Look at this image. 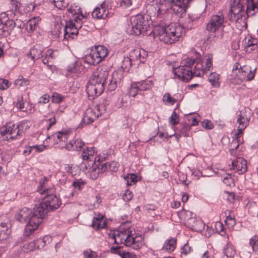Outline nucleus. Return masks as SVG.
<instances>
[{
    "label": "nucleus",
    "instance_id": "35",
    "mask_svg": "<svg viewBox=\"0 0 258 258\" xmlns=\"http://www.w3.org/2000/svg\"><path fill=\"white\" fill-rule=\"evenodd\" d=\"M163 101L166 104L173 105L177 101V100L172 98L169 93H166L163 97Z\"/></svg>",
    "mask_w": 258,
    "mask_h": 258
},
{
    "label": "nucleus",
    "instance_id": "39",
    "mask_svg": "<svg viewBox=\"0 0 258 258\" xmlns=\"http://www.w3.org/2000/svg\"><path fill=\"white\" fill-rule=\"evenodd\" d=\"M249 245L251 246L253 251H258V237L255 236L249 240Z\"/></svg>",
    "mask_w": 258,
    "mask_h": 258
},
{
    "label": "nucleus",
    "instance_id": "45",
    "mask_svg": "<svg viewBox=\"0 0 258 258\" xmlns=\"http://www.w3.org/2000/svg\"><path fill=\"white\" fill-rule=\"evenodd\" d=\"M68 136L67 132H58L57 133L56 137L60 141L66 142L68 140Z\"/></svg>",
    "mask_w": 258,
    "mask_h": 258
},
{
    "label": "nucleus",
    "instance_id": "56",
    "mask_svg": "<svg viewBox=\"0 0 258 258\" xmlns=\"http://www.w3.org/2000/svg\"><path fill=\"white\" fill-rule=\"evenodd\" d=\"M133 3L132 0H120L119 5L121 7L126 9L130 7Z\"/></svg>",
    "mask_w": 258,
    "mask_h": 258
},
{
    "label": "nucleus",
    "instance_id": "37",
    "mask_svg": "<svg viewBox=\"0 0 258 258\" xmlns=\"http://www.w3.org/2000/svg\"><path fill=\"white\" fill-rule=\"evenodd\" d=\"M2 229H0V233L1 236L2 241L6 240L9 235V233L10 232V230L7 227H5V226L1 227Z\"/></svg>",
    "mask_w": 258,
    "mask_h": 258
},
{
    "label": "nucleus",
    "instance_id": "61",
    "mask_svg": "<svg viewBox=\"0 0 258 258\" xmlns=\"http://www.w3.org/2000/svg\"><path fill=\"white\" fill-rule=\"evenodd\" d=\"M74 20L76 27L81 30L83 23L82 19L80 17V16H78L74 18Z\"/></svg>",
    "mask_w": 258,
    "mask_h": 258
},
{
    "label": "nucleus",
    "instance_id": "63",
    "mask_svg": "<svg viewBox=\"0 0 258 258\" xmlns=\"http://www.w3.org/2000/svg\"><path fill=\"white\" fill-rule=\"evenodd\" d=\"M191 250V247L189 246L188 243H186L184 245L183 247H182L181 253V254L186 255L189 253Z\"/></svg>",
    "mask_w": 258,
    "mask_h": 258
},
{
    "label": "nucleus",
    "instance_id": "18",
    "mask_svg": "<svg viewBox=\"0 0 258 258\" xmlns=\"http://www.w3.org/2000/svg\"><path fill=\"white\" fill-rule=\"evenodd\" d=\"M84 145V143L82 140L77 139L75 140L70 141L69 144H67L65 146V148L70 151H79L82 148Z\"/></svg>",
    "mask_w": 258,
    "mask_h": 258
},
{
    "label": "nucleus",
    "instance_id": "46",
    "mask_svg": "<svg viewBox=\"0 0 258 258\" xmlns=\"http://www.w3.org/2000/svg\"><path fill=\"white\" fill-rule=\"evenodd\" d=\"M196 61L197 60L195 58H188L187 59H185L184 60L183 65L182 66H184V68L190 69L191 66H192Z\"/></svg>",
    "mask_w": 258,
    "mask_h": 258
},
{
    "label": "nucleus",
    "instance_id": "52",
    "mask_svg": "<svg viewBox=\"0 0 258 258\" xmlns=\"http://www.w3.org/2000/svg\"><path fill=\"white\" fill-rule=\"evenodd\" d=\"M133 196V194L131 191L129 189L125 190V192L122 196V199L125 201L127 202L131 200Z\"/></svg>",
    "mask_w": 258,
    "mask_h": 258
},
{
    "label": "nucleus",
    "instance_id": "49",
    "mask_svg": "<svg viewBox=\"0 0 258 258\" xmlns=\"http://www.w3.org/2000/svg\"><path fill=\"white\" fill-rule=\"evenodd\" d=\"M83 254L85 258H96L97 254L95 252L91 249H86L84 251Z\"/></svg>",
    "mask_w": 258,
    "mask_h": 258
},
{
    "label": "nucleus",
    "instance_id": "26",
    "mask_svg": "<svg viewBox=\"0 0 258 258\" xmlns=\"http://www.w3.org/2000/svg\"><path fill=\"white\" fill-rule=\"evenodd\" d=\"M94 51L96 53H98V55L102 60L104 59L108 54L107 48L102 45H98L95 47Z\"/></svg>",
    "mask_w": 258,
    "mask_h": 258
},
{
    "label": "nucleus",
    "instance_id": "28",
    "mask_svg": "<svg viewBox=\"0 0 258 258\" xmlns=\"http://www.w3.org/2000/svg\"><path fill=\"white\" fill-rule=\"evenodd\" d=\"M138 91L141 94V98L144 100V91H145V81L142 80L137 82L133 83Z\"/></svg>",
    "mask_w": 258,
    "mask_h": 258
},
{
    "label": "nucleus",
    "instance_id": "31",
    "mask_svg": "<svg viewBox=\"0 0 258 258\" xmlns=\"http://www.w3.org/2000/svg\"><path fill=\"white\" fill-rule=\"evenodd\" d=\"M223 251L227 257H233L235 254V251L232 245H227L224 247Z\"/></svg>",
    "mask_w": 258,
    "mask_h": 258
},
{
    "label": "nucleus",
    "instance_id": "60",
    "mask_svg": "<svg viewBox=\"0 0 258 258\" xmlns=\"http://www.w3.org/2000/svg\"><path fill=\"white\" fill-rule=\"evenodd\" d=\"M16 107L20 109H23L24 108V102L23 101V98L22 96H19L18 98V101L16 103Z\"/></svg>",
    "mask_w": 258,
    "mask_h": 258
},
{
    "label": "nucleus",
    "instance_id": "3",
    "mask_svg": "<svg viewBox=\"0 0 258 258\" xmlns=\"http://www.w3.org/2000/svg\"><path fill=\"white\" fill-rule=\"evenodd\" d=\"M108 75L109 71L106 69H97L93 73L86 86V91L89 97H92L93 99L103 92Z\"/></svg>",
    "mask_w": 258,
    "mask_h": 258
},
{
    "label": "nucleus",
    "instance_id": "8",
    "mask_svg": "<svg viewBox=\"0 0 258 258\" xmlns=\"http://www.w3.org/2000/svg\"><path fill=\"white\" fill-rule=\"evenodd\" d=\"M19 126L17 125L16 126L12 122H9L3 126L0 129V133L4 140L10 141L19 135Z\"/></svg>",
    "mask_w": 258,
    "mask_h": 258
},
{
    "label": "nucleus",
    "instance_id": "48",
    "mask_svg": "<svg viewBox=\"0 0 258 258\" xmlns=\"http://www.w3.org/2000/svg\"><path fill=\"white\" fill-rule=\"evenodd\" d=\"M181 128L180 130V134L184 137L188 136L187 132L190 130V126L187 123H185L181 125Z\"/></svg>",
    "mask_w": 258,
    "mask_h": 258
},
{
    "label": "nucleus",
    "instance_id": "10",
    "mask_svg": "<svg viewBox=\"0 0 258 258\" xmlns=\"http://www.w3.org/2000/svg\"><path fill=\"white\" fill-rule=\"evenodd\" d=\"M124 71L122 68L115 71L112 75L111 79L108 84V90L112 91L119 85L123 78Z\"/></svg>",
    "mask_w": 258,
    "mask_h": 258
},
{
    "label": "nucleus",
    "instance_id": "24",
    "mask_svg": "<svg viewBox=\"0 0 258 258\" xmlns=\"http://www.w3.org/2000/svg\"><path fill=\"white\" fill-rule=\"evenodd\" d=\"M176 244V239L175 238H172L168 239L165 241L161 250L164 251L171 252L174 250Z\"/></svg>",
    "mask_w": 258,
    "mask_h": 258
},
{
    "label": "nucleus",
    "instance_id": "59",
    "mask_svg": "<svg viewBox=\"0 0 258 258\" xmlns=\"http://www.w3.org/2000/svg\"><path fill=\"white\" fill-rule=\"evenodd\" d=\"M118 255H119L121 258H133L134 256V255L131 252L122 249L119 252Z\"/></svg>",
    "mask_w": 258,
    "mask_h": 258
},
{
    "label": "nucleus",
    "instance_id": "51",
    "mask_svg": "<svg viewBox=\"0 0 258 258\" xmlns=\"http://www.w3.org/2000/svg\"><path fill=\"white\" fill-rule=\"evenodd\" d=\"M10 82L8 80L4 79H0V89L5 90L8 88L10 86Z\"/></svg>",
    "mask_w": 258,
    "mask_h": 258
},
{
    "label": "nucleus",
    "instance_id": "9",
    "mask_svg": "<svg viewBox=\"0 0 258 258\" xmlns=\"http://www.w3.org/2000/svg\"><path fill=\"white\" fill-rule=\"evenodd\" d=\"M63 31L64 39L71 38L73 39L77 37L81 30L76 27L73 21L70 20L66 21Z\"/></svg>",
    "mask_w": 258,
    "mask_h": 258
},
{
    "label": "nucleus",
    "instance_id": "53",
    "mask_svg": "<svg viewBox=\"0 0 258 258\" xmlns=\"http://www.w3.org/2000/svg\"><path fill=\"white\" fill-rule=\"evenodd\" d=\"M184 66H181L177 68H175L173 70V73L175 75H176L179 78H181V77H183V73Z\"/></svg>",
    "mask_w": 258,
    "mask_h": 258
},
{
    "label": "nucleus",
    "instance_id": "14",
    "mask_svg": "<svg viewBox=\"0 0 258 258\" xmlns=\"http://www.w3.org/2000/svg\"><path fill=\"white\" fill-rule=\"evenodd\" d=\"M247 161L243 158H238L232 162V168L239 172V174H243L247 169Z\"/></svg>",
    "mask_w": 258,
    "mask_h": 258
},
{
    "label": "nucleus",
    "instance_id": "55",
    "mask_svg": "<svg viewBox=\"0 0 258 258\" xmlns=\"http://www.w3.org/2000/svg\"><path fill=\"white\" fill-rule=\"evenodd\" d=\"M63 97L57 94V93H54L52 96V102L55 103H59L60 102L62 101Z\"/></svg>",
    "mask_w": 258,
    "mask_h": 258
},
{
    "label": "nucleus",
    "instance_id": "29",
    "mask_svg": "<svg viewBox=\"0 0 258 258\" xmlns=\"http://www.w3.org/2000/svg\"><path fill=\"white\" fill-rule=\"evenodd\" d=\"M124 179L125 180L127 185H131L137 182L138 176L135 174H128L124 176Z\"/></svg>",
    "mask_w": 258,
    "mask_h": 258
},
{
    "label": "nucleus",
    "instance_id": "44",
    "mask_svg": "<svg viewBox=\"0 0 258 258\" xmlns=\"http://www.w3.org/2000/svg\"><path fill=\"white\" fill-rule=\"evenodd\" d=\"M104 218V216L100 214H98L97 217H95L93 218L92 222V227L94 228L96 226L98 223H101L102 220Z\"/></svg>",
    "mask_w": 258,
    "mask_h": 258
},
{
    "label": "nucleus",
    "instance_id": "47",
    "mask_svg": "<svg viewBox=\"0 0 258 258\" xmlns=\"http://www.w3.org/2000/svg\"><path fill=\"white\" fill-rule=\"evenodd\" d=\"M51 2L54 4L55 7L59 9L66 8V5L68 4L64 5V0H52Z\"/></svg>",
    "mask_w": 258,
    "mask_h": 258
},
{
    "label": "nucleus",
    "instance_id": "43",
    "mask_svg": "<svg viewBox=\"0 0 258 258\" xmlns=\"http://www.w3.org/2000/svg\"><path fill=\"white\" fill-rule=\"evenodd\" d=\"M169 122L170 123L173 125H176L179 122V117L177 114L176 113L175 111H173L172 113L171 116H170L169 118Z\"/></svg>",
    "mask_w": 258,
    "mask_h": 258
},
{
    "label": "nucleus",
    "instance_id": "58",
    "mask_svg": "<svg viewBox=\"0 0 258 258\" xmlns=\"http://www.w3.org/2000/svg\"><path fill=\"white\" fill-rule=\"evenodd\" d=\"M28 148L32 151L33 149L35 150V152H40L45 149V146L43 145H35L29 146Z\"/></svg>",
    "mask_w": 258,
    "mask_h": 258
},
{
    "label": "nucleus",
    "instance_id": "20",
    "mask_svg": "<svg viewBox=\"0 0 258 258\" xmlns=\"http://www.w3.org/2000/svg\"><path fill=\"white\" fill-rule=\"evenodd\" d=\"M85 60L88 63L91 65H96L102 60L94 50L86 55Z\"/></svg>",
    "mask_w": 258,
    "mask_h": 258
},
{
    "label": "nucleus",
    "instance_id": "16",
    "mask_svg": "<svg viewBox=\"0 0 258 258\" xmlns=\"http://www.w3.org/2000/svg\"><path fill=\"white\" fill-rule=\"evenodd\" d=\"M250 119V109H244L240 111V113L237 119V122L239 125H243L246 127Z\"/></svg>",
    "mask_w": 258,
    "mask_h": 258
},
{
    "label": "nucleus",
    "instance_id": "34",
    "mask_svg": "<svg viewBox=\"0 0 258 258\" xmlns=\"http://www.w3.org/2000/svg\"><path fill=\"white\" fill-rule=\"evenodd\" d=\"M81 7L77 5L76 4L71 5L70 8L68 10V13L74 15H78L79 13H81Z\"/></svg>",
    "mask_w": 258,
    "mask_h": 258
},
{
    "label": "nucleus",
    "instance_id": "11",
    "mask_svg": "<svg viewBox=\"0 0 258 258\" xmlns=\"http://www.w3.org/2000/svg\"><path fill=\"white\" fill-rule=\"evenodd\" d=\"M224 22L222 16L213 15L206 25V30L211 33H214L218 30Z\"/></svg>",
    "mask_w": 258,
    "mask_h": 258
},
{
    "label": "nucleus",
    "instance_id": "40",
    "mask_svg": "<svg viewBox=\"0 0 258 258\" xmlns=\"http://www.w3.org/2000/svg\"><path fill=\"white\" fill-rule=\"evenodd\" d=\"M132 119L129 116H124L122 119L121 127L123 128H126L130 126L132 124Z\"/></svg>",
    "mask_w": 258,
    "mask_h": 258
},
{
    "label": "nucleus",
    "instance_id": "30",
    "mask_svg": "<svg viewBox=\"0 0 258 258\" xmlns=\"http://www.w3.org/2000/svg\"><path fill=\"white\" fill-rule=\"evenodd\" d=\"M109 103L110 100L108 99V98L104 99L102 103L97 106V111L100 113H103L107 110Z\"/></svg>",
    "mask_w": 258,
    "mask_h": 258
},
{
    "label": "nucleus",
    "instance_id": "50",
    "mask_svg": "<svg viewBox=\"0 0 258 258\" xmlns=\"http://www.w3.org/2000/svg\"><path fill=\"white\" fill-rule=\"evenodd\" d=\"M38 25V24L35 19L30 20L28 24V27H29V31L33 32L36 29Z\"/></svg>",
    "mask_w": 258,
    "mask_h": 258
},
{
    "label": "nucleus",
    "instance_id": "57",
    "mask_svg": "<svg viewBox=\"0 0 258 258\" xmlns=\"http://www.w3.org/2000/svg\"><path fill=\"white\" fill-rule=\"evenodd\" d=\"M0 30H2V35L7 37L8 36H9L12 31L11 30H9V29L8 27H6V25L4 24L3 25L1 28Z\"/></svg>",
    "mask_w": 258,
    "mask_h": 258
},
{
    "label": "nucleus",
    "instance_id": "38",
    "mask_svg": "<svg viewBox=\"0 0 258 258\" xmlns=\"http://www.w3.org/2000/svg\"><path fill=\"white\" fill-rule=\"evenodd\" d=\"M249 245L251 246L253 251H258V237L255 236L249 240Z\"/></svg>",
    "mask_w": 258,
    "mask_h": 258
},
{
    "label": "nucleus",
    "instance_id": "17",
    "mask_svg": "<svg viewBox=\"0 0 258 258\" xmlns=\"http://www.w3.org/2000/svg\"><path fill=\"white\" fill-rule=\"evenodd\" d=\"M246 14L248 17L258 11V0H246Z\"/></svg>",
    "mask_w": 258,
    "mask_h": 258
},
{
    "label": "nucleus",
    "instance_id": "36",
    "mask_svg": "<svg viewBox=\"0 0 258 258\" xmlns=\"http://www.w3.org/2000/svg\"><path fill=\"white\" fill-rule=\"evenodd\" d=\"M29 84V81L24 78L22 76H19L18 79L15 81V84L19 87L26 86Z\"/></svg>",
    "mask_w": 258,
    "mask_h": 258
},
{
    "label": "nucleus",
    "instance_id": "64",
    "mask_svg": "<svg viewBox=\"0 0 258 258\" xmlns=\"http://www.w3.org/2000/svg\"><path fill=\"white\" fill-rule=\"evenodd\" d=\"M99 173L100 172H98V171L97 170V167H93V168L91 169V171H90V177L92 179H95L97 178Z\"/></svg>",
    "mask_w": 258,
    "mask_h": 258
},
{
    "label": "nucleus",
    "instance_id": "15",
    "mask_svg": "<svg viewBox=\"0 0 258 258\" xmlns=\"http://www.w3.org/2000/svg\"><path fill=\"white\" fill-rule=\"evenodd\" d=\"M101 114L99 112L96 113L95 110L91 108H88L84 114L83 121L86 124L91 123L96 119L99 115H101Z\"/></svg>",
    "mask_w": 258,
    "mask_h": 258
},
{
    "label": "nucleus",
    "instance_id": "7",
    "mask_svg": "<svg viewBox=\"0 0 258 258\" xmlns=\"http://www.w3.org/2000/svg\"><path fill=\"white\" fill-rule=\"evenodd\" d=\"M144 16L143 15H137L132 17L131 18V29L128 30V32L132 35L144 36Z\"/></svg>",
    "mask_w": 258,
    "mask_h": 258
},
{
    "label": "nucleus",
    "instance_id": "6",
    "mask_svg": "<svg viewBox=\"0 0 258 258\" xmlns=\"http://www.w3.org/2000/svg\"><path fill=\"white\" fill-rule=\"evenodd\" d=\"M244 6L241 3L240 1H234L230 7L228 14V19L232 22H240L243 21L245 26L247 27V24L244 21L246 20L245 12L243 10Z\"/></svg>",
    "mask_w": 258,
    "mask_h": 258
},
{
    "label": "nucleus",
    "instance_id": "19",
    "mask_svg": "<svg viewBox=\"0 0 258 258\" xmlns=\"http://www.w3.org/2000/svg\"><path fill=\"white\" fill-rule=\"evenodd\" d=\"M84 69V66L81 63L77 60H75L69 64L67 67V71L71 74H79L82 72Z\"/></svg>",
    "mask_w": 258,
    "mask_h": 258
},
{
    "label": "nucleus",
    "instance_id": "23",
    "mask_svg": "<svg viewBox=\"0 0 258 258\" xmlns=\"http://www.w3.org/2000/svg\"><path fill=\"white\" fill-rule=\"evenodd\" d=\"M109 13L106 10L99 7L95 8L92 13V17L96 19H105L108 17Z\"/></svg>",
    "mask_w": 258,
    "mask_h": 258
},
{
    "label": "nucleus",
    "instance_id": "4",
    "mask_svg": "<svg viewBox=\"0 0 258 258\" xmlns=\"http://www.w3.org/2000/svg\"><path fill=\"white\" fill-rule=\"evenodd\" d=\"M109 236L114 239V243L117 244L124 243V246H130L139 241V237H133L131 228H122L117 231V234L110 233Z\"/></svg>",
    "mask_w": 258,
    "mask_h": 258
},
{
    "label": "nucleus",
    "instance_id": "32",
    "mask_svg": "<svg viewBox=\"0 0 258 258\" xmlns=\"http://www.w3.org/2000/svg\"><path fill=\"white\" fill-rule=\"evenodd\" d=\"M36 249V245L33 241H31L29 243H26L23 245L22 250L24 253H29V252Z\"/></svg>",
    "mask_w": 258,
    "mask_h": 258
},
{
    "label": "nucleus",
    "instance_id": "27",
    "mask_svg": "<svg viewBox=\"0 0 258 258\" xmlns=\"http://www.w3.org/2000/svg\"><path fill=\"white\" fill-rule=\"evenodd\" d=\"M128 94L131 97H136L140 101H143L141 98V94L138 91V89L135 87L133 83L131 84L128 89Z\"/></svg>",
    "mask_w": 258,
    "mask_h": 258
},
{
    "label": "nucleus",
    "instance_id": "33",
    "mask_svg": "<svg viewBox=\"0 0 258 258\" xmlns=\"http://www.w3.org/2000/svg\"><path fill=\"white\" fill-rule=\"evenodd\" d=\"M219 75L216 73H211L209 76L208 80L211 83L212 86H216L219 85Z\"/></svg>",
    "mask_w": 258,
    "mask_h": 258
},
{
    "label": "nucleus",
    "instance_id": "62",
    "mask_svg": "<svg viewBox=\"0 0 258 258\" xmlns=\"http://www.w3.org/2000/svg\"><path fill=\"white\" fill-rule=\"evenodd\" d=\"M202 126L208 130H210L213 128L214 125L210 120H205L202 122Z\"/></svg>",
    "mask_w": 258,
    "mask_h": 258
},
{
    "label": "nucleus",
    "instance_id": "13",
    "mask_svg": "<svg viewBox=\"0 0 258 258\" xmlns=\"http://www.w3.org/2000/svg\"><path fill=\"white\" fill-rule=\"evenodd\" d=\"M95 163L96 164L95 165L96 166V167L97 168L98 172L103 173L108 169L113 171L116 170L115 166L116 163L114 162H113L110 164H109L107 162L103 163L99 158L97 161L96 163L95 162Z\"/></svg>",
    "mask_w": 258,
    "mask_h": 258
},
{
    "label": "nucleus",
    "instance_id": "12",
    "mask_svg": "<svg viewBox=\"0 0 258 258\" xmlns=\"http://www.w3.org/2000/svg\"><path fill=\"white\" fill-rule=\"evenodd\" d=\"M255 70V69L252 70L249 66H245L242 68L240 66L238 77L241 81H251L254 78Z\"/></svg>",
    "mask_w": 258,
    "mask_h": 258
},
{
    "label": "nucleus",
    "instance_id": "21",
    "mask_svg": "<svg viewBox=\"0 0 258 258\" xmlns=\"http://www.w3.org/2000/svg\"><path fill=\"white\" fill-rule=\"evenodd\" d=\"M188 224L193 231L198 232L204 229V223L200 219L191 218L189 220Z\"/></svg>",
    "mask_w": 258,
    "mask_h": 258
},
{
    "label": "nucleus",
    "instance_id": "1",
    "mask_svg": "<svg viewBox=\"0 0 258 258\" xmlns=\"http://www.w3.org/2000/svg\"><path fill=\"white\" fill-rule=\"evenodd\" d=\"M40 193L45 195L41 202L36 205L33 210L23 208L15 216L17 221L26 223L24 235L27 237L38 228L48 212L56 210L61 204L60 198L53 194L51 189L45 188Z\"/></svg>",
    "mask_w": 258,
    "mask_h": 258
},
{
    "label": "nucleus",
    "instance_id": "41",
    "mask_svg": "<svg viewBox=\"0 0 258 258\" xmlns=\"http://www.w3.org/2000/svg\"><path fill=\"white\" fill-rule=\"evenodd\" d=\"M85 183L81 179H75L73 182V186L75 188L81 190L84 186Z\"/></svg>",
    "mask_w": 258,
    "mask_h": 258
},
{
    "label": "nucleus",
    "instance_id": "2",
    "mask_svg": "<svg viewBox=\"0 0 258 258\" xmlns=\"http://www.w3.org/2000/svg\"><path fill=\"white\" fill-rule=\"evenodd\" d=\"M170 13H158L155 24L153 29L146 28V35H158L160 40L166 44H172L178 40L184 33V28L177 23H171Z\"/></svg>",
    "mask_w": 258,
    "mask_h": 258
},
{
    "label": "nucleus",
    "instance_id": "22",
    "mask_svg": "<svg viewBox=\"0 0 258 258\" xmlns=\"http://www.w3.org/2000/svg\"><path fill=\"white\" fill-rule=\"evenodd\" d=\"M183 73V77H181V79L183 81L188 82L194 76L201 77V74L200 72L197 73L195 71L193 72L191 69H187L184 67Z\"/></svg>",
    "mask_w": 258,
    "mask_h": 258
},
{
    "label": "nucleus",
    "instance_id": "42",
    "mask_svg": "<svg viewBox=\"0 0 258 258\" xmlns=\"http://www.w3.org/2000/svg\"><path fill=\"white\" fill-rule=\"evenodd\" d=\"M6 27H8L9 30L11 31L13 30L14 27H16L17 23L15 22L13 20L7 19V17H6V21H4Z\"/></svg>",
    "mask_w": 258,
    "mask_h": 258
},
{
    "label": "nucleus",
    "instance_id": "54",
    "mask_svg": "<svg viewBox=\"0 0 258 258\" xmlns=\"http://www.w3.org/2000/svg\"><path fill=\"white\" fill-rule=\"evenodd\" d=\"M35 245H36V249H40L43 248L45 246L44 241H43L41 238L37 239L33 241Z\"/></svg>",
    "mask_w": 258,
    "mask_h": 258
},
{
    "label": "nucleus",
    "instance_id": "5",
    "mask_svg": "<svg viewBox=\"0 0 258 258\" xmlns=\"http://www.w3.org/2000/svg\"><path fill=\"white\" fill-rule=\"evenodd\" d=\"M157 2L160 4L158 11L170 9L173 13L180 17L185 14V7L182 6L181 2L177 0H158Z\"/></svg>",
    "mask_w": 258,
    "mask_h": 258
},
{
    "label": "nucleus",
    "instance_id": "25",
    "mask_svg": "<svg viewBox=\"0 0 258 258\" xmlns=\"http://www.w3.org/2000/svg\"><path fill=\"white\" fill-rule=\"evenodd\" d=\"M42 51L40 49H38L35 46L32 48L29 53L27 54L28 56H30L32 60L34 61L35 59H38L40 57H43V55L42 54Z\"/></svg>",
    "mask_w": 258,
    "mask_h": 258
}]
</instances>
